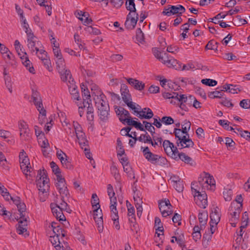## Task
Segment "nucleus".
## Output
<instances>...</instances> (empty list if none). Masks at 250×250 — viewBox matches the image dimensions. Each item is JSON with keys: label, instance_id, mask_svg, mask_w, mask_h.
Returning a JSON list of instances; mask_svg holds the SVG:
<instances>
[{"label": "nucleus", "instance_id": "obj_30", "mask_svg": "<svg viewBox=\"0 0 250 250\" xmlns=\"http://www.w3.org/2000/svg\"><path fill=\"white\" fill-rule=\"evenodd\" d=\"M51 228H52L54 235L59 236L62 235V237H64L65 233L64 231L60 226H57V223L53 222L51 224Z\"/></svg>", "mask_w": 250, "mask_h": 250}, {"label": "nucleus", "instance_id": "obj_57", "mask_svg": "<svg viewBox=\"0 0 250 250\" xmlns=\"http://www.w3.org/2000/svg\"><path fill=\"white\" fill-rule=\"evenodd\" d=\"M72 126L74 128L75 135L78 133L83 132L82 126L78 122H73Z\"/></svg>", "mask_w": 250, "mask_h": 250}, {"label": "nucleus", "instance_id": "obj_56", "mask_svg": "<svg viewBox=\"0 0 250 250\" xmlns=\"http://www.w3.org/2000/svg\"><path fill=\"white\" fill-rule=\"evenodd\" d=\"M161 121L163 124L166 125H170L174 123V120L171 117L164 116L163 117Z\"/></svg>", "mask_w": 250, "mask_h": 250}, {"label": "nucleus", "instance_id": "obj_22", "mask_svg": "<svg viewBox=\"0 0 250 250\" xmlns=\"http://www.w3.org/2000/svg\"><path fill=\"white\" fill-rule=\"evenodd\" d=\"M27 221L26 217H20L18 226L17 227V232L22 234L27 231Z\"/></svg>", "mask_w": 250, "mask_h": 250}, {"label": "nucleus", "instance_id": "obj_59", "mask_svg": "<svg viewBox=\"0 0 250 250\" xmlns=\"http://www.w3.org/2000/svg\"><path fill=\"white\" fill-rule=\"evenodd\" d=\"M64 130L66 134L70 137H74L75 136L74 128L72 127V125H70V126H66V127L64 128Z\"/></svg>", "mask_w": 250, "mask_h": 250}, {"label": "nucleus", "instance_id": "obj_24", "mask_svg": "<svg viewBox=\"0 0 250 250\" xmlns=\"http://www.w3.org/2000/svg\"><path fill=\"white\" fill-rule=\"evenodd\" d=\"M220 218L221 214L219 208L218 207L213 208V209L210 214V222L218 224L220 220Z\"/></svg>", "mask_w": 250, "mask_h": 250}, {"label": "nucleus", "instance_id": "obj_35", "mask_svg": "<svg viewBox=\"0 0 250 250\" xmlns=\"http://www.w3.org/2000/svg\"><path fill=\"white\" fill-rule=\"evenodd\" d=\"M56 63L59 72L64 70L65 62L62 57L56 58Z\"/></svg>", "mask_w": 250, "mask_h": 250}, {"label": "nucleus", "instance_id": "obj_3", "mask_svg": "<svg viewBox=\"0 0 250 250\" xmlns=\"http://www.w3.org/2000/svg\"><path fill=\"white\" fill-rule=\"evenodd\" d=\"M115 110L120 121L123 124L133 126L136 129L142 131H145V129L140 123L132 119L130 113L127 110L122 107L117 106L115 108Z\"/></svg>", "mask_w": 250, "mask_h": 250}, {"label": "nucleus", "instance_id": "obj_54", "mask_svg": "<svg viewBox=\"0 0 250 250\" xmlns=\"http://www.w3.org/2000/svg\"><path fill=\"white\" fill-rule=\"evenodd\" d=\"M249 220V214L245 211L243 213L242 217V227H246Z\"/></svg>", "mask_w": 250, "mask_h": 250}, {"label": "nucleus", "instance_id": "obj_33", "mask_svg": "<svg viewBox=\"0 0 250 250\" xmlns=\"http://www.w3.org/2000/svg\"><path fill=\"white\" fill-rule=\"evenodd\" d=\"M223 89L222 91H229V92L231 93H237L238 91H240L237 85H234L232 84H226L223 86Z\"/></svg>", "mask_w": 250, "mask_h": 250}, {"label": "nucleus", "instance_id": "obj_23", "mask_svg": "<svg viewBox=\"0 0 250 250\" xmlns=\"http://www.w3.org/2000/svg\"><path fill=\"white\" fill-rule=\"evenodd\" d=\"M59 72L60 74L61 80L63 82L66 83L67 85L68 84H70V82H71V80L74 81V79L72 78L71 73L69 70L64 69L62 71H59Z\"/></svg>", "mask_w": 250, "mask_h": 250}, {"label": "nucleus", "instance_id": "obj_34", "mask_svg": "<svg viewBox=\"0 0 250 250\" xmlns=\"http://www.w3.org/2000/svg\"><path fill=\"white\" fill-rule=\"evenodd\" d=\"M71 82H70V84H68V87L69 92L71 95L76 94L78 92L77 86L76 85V83L74 81L71 80Z\"/></svg>", "mask_w": 250, "mask_h": 250}, {"label": "nucleus", "instance_id": "obj_9", "mask_svg": "<svg viewBox=\"0 0 250 250\" xmlns=\"http://www.w3.org/2000/svg\"><path fill=\"white\" fill-rule=\"evenodd\" d=\"M15 48L19 56L22 60V63L23 64L31 73L35 74V69L33 67L32 63H31L30 61L28 59L26 53L22 51L21 46L15 47Z\"/></svg>", "mask_w": 250, "mask_h": 250}, {"label": "nucleus", "instance_id": "obj_6", "mask_svg": "<svg viewBox=\"0 0 250 250\" xmlns=\"http://www.w3.org/2000/svg\"><path fill=\"white\" fill-rule=\"evenodd\" d=\"M174 133L176 138H178L177 144L179 149L193 147L194 143L192 140L189 136L187 137V135L183 133L181 129L175 128Z\"/></svg>", "mask_w": 250, "mask_h": 250}, {"label": "nucleus", "instance_id": "obj_31", "mask_svg": "<svg viewBox=\"0 0 250 250\" xmlns=\"http://www.w3.org/2000/svg\"><path fill=\"white\" fill-rule=\"evenodd\" d=\"M172 158H173L177 162L181 160L190 166H195L196 165V162L191 157H172Z\"/></svg>", "mask_w": 250, "mask_h": 250}, {"label": "nucleus", "instance_id": "obj_63", "mask_svg": "<svg viewBox=\"0 0 250 250\" xmlns=\"http://www.w3.org/2000/svg\"><path fill=\"white\" fill-rule=\"evenodd\" d=\"M212 234L210 233L209 232H206V233L203 235V243L204 244L206 242V245L208 244V242H209L212 238Z\"/></svg>", "mask_w": 250, "mask_h": 250}, {"label": "nucleus", "instance_id": "obj_25", "mask_svg": "<svg viewBox=\"0 0 250 250\" xmlns=\"http://www.w3.org/2000/svg\"><path fill=\"white\" fill-rule=\"evenodd\" d=\"M127 80L129 84L137 90H142L145 87V83L137 80L133 78H128Z\"/></svg>", "mask_w": 250, "mask_h": 250}, {"label": "nucleus", "instance_id": "obj_64", "mask_svg": "<svg viewBox=\"0 0 250 250\" xmlns=\"http://www.w3.org/2000/svg\"><path fill=\"white\" fill-rule=\"evenodd\" d=\"M237 134L240 135L241 137L246 138L247 140H249V137H250V132L243 130H238Z\"/></svg>", "mask_w": 250, "mask_h": 250}, {"label": "nucleus", "instance_id": "obj_44", "mask_svg": "<svg viewBox=\"0 0 250 250\" xmlns=\"http://www.w3.org/2000/svg\"><path fill=\"white\" fill-rule=\"evenodd\" d=\"M155 227L157 228V229H156V230L163 232L164 229L163 224L161 221V219L158 217L155 218Z\"/></svg>", "mask_w": 250, "mask_h": 250}, {"label": "nucleus", "instance_id": "obj_7", "mask_svg": "<svg viewBox=\"0 0 250 250\" xmlns=\"http://www.w3.org/2000/svg\"><path fill=\"white\" fill-rule=\"evenodd\" d=\"M154 55L160 61L168 67H172L176 70L180 69L181 67L180 64L176 60L172 57L168 56L165 52H159L158 51L155 53Z\"/></svg>", "mask_w": 250, "mask_h": 250}, {"label": "nucleus", "instance_id": "obj_15", "mask_svg": "<svg viewBox=\"0 0 250 250\" xmlns=\"http://www.w3.org/2000/svg\"><path fill=\"white\" fill-rule=\"evenodd\" d=\"M21 168L27 179L30 176L31 166L29 157H20Z\"/></svg>", "mask_w": 250, "mask_h": 250}, {"label": "nucleus", "instance_id": "obj_39", "mask_svg": "<svg viewBox=\"0 0 250 250\" xmlns=\"http://www.w3.org/2000/svg\"><path fill=\"white\" fill-rule=\"evenodd\" d=\"M223 196L226 201H229L232 199V191L229 188H225L223 191Z\"/></svg>", "mask_w": 250, "mask_h": 250}, {"label": "nucleus", "instance_id": "obj_45", "mask_svg": "<svg viewBox=\"0 0 250 250\" xmlns=\"http://www.w3.org/2000/svg\"><path fill=\"white\" fill-rule=\"evenodd\" d=\"M111 219H119L118 212L116 206H110Z\"/></svg>", "mask_w": 250, "mask_h": 250}, {"label": "nucleus", "instance_id": "obj_10", "mask_svg": "<svg viewBox=\"0 0 250 250\" xmlns=\"http://www.w3.org/2000/svg\"><path fill=\"white\" fill-rule=\"evenodd\" d=\"M134 110V113H137L136 115L141 119H149L153 117L154 114L152 111L147 107L141 109V106L136 104L135 105V109Z\"/></svg>", "mask_w": 250, "mask_h": 250}, {"label": "nucleus", "instance_id": "obj_18", "mask_svg": "<svg viewBox=\"0 0 250 250\" xmlns=\"http://www.w3.org/2000/svg\"><path fill=\"white\" fill-rule=\"evenodd\" d=\"M194 201L197 206L203 208H205L208 206L207 194L206 192L196 194L193 195Z\"/></svg>", "mask_w": 250, "mask_h": 250}, {"label": "nucleus", "instance_id": "obj_17", "mask_svg": "<svg viewBox=\"0 0 250 250\" xmlns=\"http://www.w3.org/2000/svg\"><path fill=\"white\" fill-rule=\"evenodd\" d=\"M138 20V15L136 12H129L127 15L125 25L128 29H133Z\"/></svg>", "mask_w": 250, "mask_h": 250}, {"label": "nucleus", "instance_id": "obj_4", "mask_svg": "<svg viewBox=\"0 0 250 250\" xmlns=\"http://www.w3.org/2000/svg\"><path fill=\"white\" fill-rule=\"evenodd\" d=\"M163 97L165 99H170V103L173 104H179L182 110L188 111V108L184 103H186L188 97L185 94H179L177 92H165L163 93Z\"/></svg>", "mask_w": 250, "mask_h": 250}, {"label": "nucleus", "instance_id": "obj_13", "mask_svg": "<svg viewBox=\"0 0 250 250\" xmlns=\"http://www.w3.org/2000/svg\"><path fill=\"white\" fill-rule=\"evenodd\" d=\"M122 98L123 101L127 106L131 109H135L136 103L132 102V98L129 93V90L126 88L125 85L122 86L121 89Z\"/></svg>", "mask_w": 250, "mask_h": 250}, {"label": "nucleus", "instance_id": "obj_1", "mask_svg": "<svg viewBox=\"0 0 250 250\" xmlns=\"http://www.w3.org/2000/svg\"><path fill=\"white\" fill-rule=\"evenodd\" d=\"M95 105L98 111V115L101 120L106 121L108 120L109 106L106 97L100 90L94 91L92 94Z\"/></svg>", "mask_w": 250, "mask_h": 250}, {"label": "nucleus", "instance_id": "obj_43", "mask_svg": "<svg viewBox=\"0 0 250 250\" xmlns=\"http://www.w3.org/2000/svg\"><path fill=\"white\" fill-rule=\"evenodd\" d=\"M157 80L160 82V84L163 87H164L166 90H168L170 88L169 83H167L168 81L166 79H162V77L161 76H158L157 77Z\"/></svg>", "mask_w": 250, "mask_h": 250}, {"label": "nucleus", "instance_id": "obj_55", "mask_svg": "<svg viewBox=\"0 0 250 250\" xmlns=\"http://www.w3.org/2000/svg\"><path fill=\"white\" fill-rule=\"evenodd\" d=\"M50 166L52 169L53 172L57 176L58 175L61 174V172L60 171V169L58 166L54 162H52L50 163Z\"/></svg>", "mask_w": 250, "mask_h": 250}, {"label": "nucleus", "instance_id": "obj_14", "mask_svg": "<svg viewBox=\"0 0 250 250\" xmlns=\"http://www.w3.org/2000/svg\"><path fill=\"white\" fill-rule=\"evenodd\" d=\"M159 208L162 216L164 217L169 216L173 212L172 206L168 199H165L159 202Z\"/></svg>", "mask_w": 250, "mask_h": 250}, {"label": "nucleus", "instance_id": "obj_2", "mask_svg": "<svg viewBox=\"0 0 250 250\" xmlns=\"http://www.w3.org/2000/svg\"><path fill=\"white\" fill-rule=\"evenodd\" d=\"M49 179L47 177L46 171L39 170L37 175L36 183L39 190V198L41 201L44 202L47 198L49 189Z\"/></svg>", "mask_w": 250, "mask_h": 250}, {"label": "nucleus", "instance_id": "obj_51", "mask_svg": "<svg viewBox=\"0 0 250 250\" xmlns=\"http://www.w3.org/2000/svg\"><path fill=\"white\" fill-rule=\"evenodd\" d=\"M143 123L145 125V128L149 131L151 133L152 135H153V134L155 133V129L154 127L152 125L153 124L145 121L143 122Z\"/></svg>", "mask_w": 250, "mask_h": 250}, {"label": "nucleus", "instance_id": "obj_36", "mask_svg": "<svg viewBox=\"0 0 250 250\" xmlns=\"http://www.w3.org/2000/svg\"><path fill=\"white\" fill-rule=\"evenodd\" d=\"M191 126V123L189 121L185 120L184 122V124L182 125L181 131L183 132L185 134L189 136L188 131L189 130Z\"/></svg>", "mask_w": 250, "mask_h": 250}, {"label": "nucleus", "instance_id": "obj_37", "mask_svg": "<svg viewBox=\"0 0 250 250\" xmlns=\"http://www.w3.org/2000/svg\"><path fill=\"white\" fill-rule=\"evenodd\" d=\"M91 203L93 208H100L99 199L96 193L92 194Z\"/></svg>", "mask_w": 250, "mask_h": 250}, {"label": "nucleus", "instance_id": "obj_27", "mask_svg": "<svg viewBox=\"0 0 250 250\" xmlns=\"http://www.w3.org/2000/svg\"><path fill=\"white\" fill-rule=\"evenodd\" d=\"M56 187L58 189L62 198H64L65 197H67L69 195V191L66 185V182L56 185Z\"/></svg>", "mask_w": 250, "mask_h": 250}, {"label": "nucleus", "instance_id": "obj_60", "mask_svg": "<svg viewBox=\"0 0 250 250\" xmlns=\"http://www.w3.org/2000/svg\"><path fill=\"white\" fill-rule=\"evenodd\" d=\"M240 106L245 109L250 108V100L244 99L240 102Z\"/></svg>", "mask_w": 250, "mask_h": 250}, {"label": "nucleus", "instance_id": "obj_29", "mask_svg": "<svg viewBox=\"0 0 250 250\" xmlns=\"http://www.w3.org/2000/svg\"><path fill=\"white\" fill-rule=\"evenodd\" d=\"M79 145L81 146L82 148L83 149V146H87L88 141L86 138L85 133L83 132L78 133L76 134Z\"/></svg>", "mask_w": 250, "mask_h": 250}, {"label": "nucleus", "instance_id": "obj_26", "mask_svg": "<svg viewBox=\"0 0 250 250\" xmlns=\"http://www.w3.org/2000/svg\"><path fill=\"white\" fill-rule=\"evenodd\" d=\"M60 160L62 166L67 169H71L74 165L72 157H60Z\"/></svg>", "mask_w": 250, "mask_h": 250}, {"label": "nucleus", "instance_id": "obj_61", "mask_svg": "<svg viewBox=\"0 0 250 250\" xmlns=\"http://www.w3.org/2000/svg\"><path fill=\"white\" fill-rule=\"evenodd\" d=\"M208 96L212 99L221 98L222 96V94L221 92L218 91H214L208 92Z\"/></svg>", "mask_w": 250, "mask_h": 250}, {"label": "nucleus", "instance_id": "obj_58", "mask_svg": "<svg viewBox=\"0 0 250 250\" xmlns=\"http://www.w3.org/2000/svg\"><path fill=\"white\" fill-rule=\"evenodd\" d=\"M128 213L127 215L129 217V220H132L133 221L135 220V209L134 207H130L129 208H128Z\"/></svg>", "mask_w": 250, "mask_h": 250}, {"label": "nucleus", "instance_id": "obj_20", "mask_svg": "<svg viewBox=\"0 0 250 250\" xmlns=\"http://www.w3.org/2000/svg\"><path fill=\"white\" fill-rule=\"evenodd\" d=\"M93 213V218L98 225V230L99 232H101L103 229V215L102 213V210L100 208H95Z\"/></svg>", "mask_w": 250, "mask_h": 250}, {"label": "nucleus", "instance_id": "obj_53", "mask_svg": "<svg viewBox=\"0 0 250 250\" xmlns=\"http://www.w3.org/2000/svg\"><path fill=\"white\" fill-rule=\"evenodd\" d=\"M123 168L124 171L125 172L128 174V176L130 178H135L134 174L132 171V169L130 167V165L128 166H125V167H124Z\"/></svg>", "mask_w": 250, "mask_h": 250}, {"label": "nucleus", "instance_id": "obj_38", "mask_svg": "<svg viewBox=\"0 0 250 250\" xmlns=\"http://www.w3.org/2000/svg\"><path fill=\"white\" fill-rule=\"evenodd\" d=\"M17 208L18 209V211L20 212V217H26V206L25 204L23 202H21V204H20L17 206Z\"/></svg>", "mask_w": 250, "mask_h": 250}, {"label": "nucleus", "instance_id": "obj_50", "mask_svg": "<svg viewBox=\"0 0 250 250\" xmlns=\"http://www.w3.org/2000/svg\"><path fill=\"white\" fill-rule=\"evenodd\" d=\"M172 220L175 226H180L181 225V216L179 214L175 213Z\"/></svg>", "mask_w": 250, "mask_h": 250}, {"label": "nucleus", "instance_id": "obj_12", "mask_svg": "<svg viewBox=\"0 0 250 250\" xmlns=\"http://www.w3.org/2000/svg\"><path fill=\"white\" fill-rule=\"evenodd\" d=\"M27 42V46L30 51L34 52L36 51V54L38 53L39 51V46L41 45V42L37 41V38L34 36L33 33H29L28 34Z\"/></svg>", "mask_w": 250, "mask_h": 250}, {"label": "nucleus", "instance_id": "obj_32", "mask_svg": "<svg viewBox=\"0 0 250 250\" xmlns=\"http://www.w3.org/2000/svg\"><path fill=\"white\" fill-rule=\"evenodd\" d=\"M208 218V212L206 211H203L200 212L198 214V219L200 224L201 225L202 228H205V225L207 224Z\"/></svg>", "mask_w": 250, "mask_h": 250}, {"label": "nucleus", "instance_id": "obj_11", "mask_svg": "<svg viewBox=\"0 0 250 250\" xmlns=\"http://www.w3.org/2000/svg\"><path fill=\"white\" fill-rule=\"evenodd\" d=\"M168 7L167 8L164 9L162 13L163 15L168 17L174 14H178L179 16H181L186 11L185 7L182 5H169Z\"/></svg>", "mask_w": 250, "mask_h": 250}, {"label": "nucleus", "instance_id": "obj_28", "mask_svg": "<svg viewBox=\"0 0 250 250\" xmlns=\"http://www.w3.org/2000/svg\"><path fill=\"white\" fill-rule=\"evenodd\" d=\"M199 184L200 183H197L196 181L191 183V189L193 195H196V194L205 192V190L206 189H202V186L200 185Z\"/></svg>", "mask_w": 250, "mask_h": 250}, {"label": "nucleus", "instance_id": "obj_62", "mask_svg": "<svg viewBox=\"0 0 250 250\" xmlns=\"http://www.w3.org/2000/svg\"><path fill=\"white\" fill-rule=\"evenodd\" d=\"M64 198L62 197V202L58 205L59 208L62 210H66L67 212H69L70 210L69 208H68L67 204L64 201Z\"/></svg>", "mask_w": 250, "mask_h": 250}, {"label": "nucleus", "instance_id": "obj_41", "mask_svg": "<svg viewBox=\"0 0 250 250\" xmlns=\"http://www.w3.org/2000/svg\"><path fill=\"white\" fill-rule=\"evenodd\" d=\"M128 1L126 2L125 5L126 9L130 11V12H136L135 8V4L134 0H127Z\"/></svg>", "mask_w": 250, "mask_h": 250}, {"label": "nucleus", "instance_id": "obj_16", "mask_svg": "<svg viewBox=\"0 0 250 250\" xmlns=\"http://www.w3.org/2000/svg\"><path fill=\"white\" fill-rule=\"evenodd\" d=\"M242 206V204H231L229 209L231 217L229 218V221H238Z\"/></svg>", "mask_w": 250, "mask_h": 250}, {"label": "nucleus", "instance_id": "obj_48", "mask_svg": "<svg viewBox=\"0 0 250 250\" xmlns=\"http://www.w3.org/2000/svg\"><path fill=\"white\" fill-rule=\"evenodd\" d=\"M172 238H175V241L177 242L179 246L182 248H184V247L185 246L184 236L183 234L180 235L178 237L173 236Z\"/></svg>", "mask_w": 250, "mask_h": 250}, {"label": "nucleus", "instance_id": "obj_40", "mask_svg": "<svg viewBox=\"0 0 250 250\" xmlns=\"http://www.w3.org/2000/svg\"><path fill=\"white\" fill-rule=\"evenodd\" d=\"M88 14L87 13H83L82 17H79L78 19L81 20L84 24H89L91 23L92 21L88 17Z\"/></svg>", "mask_w": 250, "mask_h": 250}, {"label": "nucleus", "instance_id": "obj_21", "mask_svg": "<svg viewBox=\"0 0 250 250\" xmlns=\"http://www.w3.org/2000/svg\"><path fill=\"white\" fill-rule=\"evenodd\" d=\"M50 208L53 215L59 220L63 221L65 220V217L62 210L59 207L58 204L56 203H51Z\"/></svg>", "mask_w": 250, "mask_h": 250}, {"label": "nucleus", "instance_id": "obj_49", "mask_svg": "<svg viewBox=\"0 0 250 250\" xmlns=\"http://www.w3.org/2000/svg\"><path fill=\"white\" fill-rule=\"evenodd\" d=\"M201 82L203 84H204L205 85L210 86H213L217 84V82L216 81L210 79H202L201 80Z\"/></svg>", "mask_w": 250, "mask_h": 250}, {"label": "nucleus", "instance_id": "obj_46", "mask_svg": "<svg viewBox=\"0 0 250 250\" xmlns=\"http://www.w3.org/2000/svg\"><path fill=\"white\" fill-rule=\"evenodd\" d=\"M172 186L179 192L183 191L184 189V184L182 180L178 181L177 182L172 184Z\"/></svg>", "mask_w": 250, "mask_h": 250}, {"label": "nucleus", "instance_id": "obj_5", "mask_svg": "<svg viewBox=\"0 0 250 250\" xmlns=\"http://www.w3.org/2000/svg\"><path fill=\"white\" fill-rule=\"evenodd\" d=\"M197 183L202 186V189L213 191L215 189V181L212 176L208 173L203 172L198 177Z\"/></svg>", "mask_w": 250, "mask_h": 250}, {"label": "nucleus", "instance_id": "obj_8", "mask_svg": "<svg viewBox=\"0 0 250 250\" xmlns=\"http://www.w3.org/2000/svg\"><path fill=\"white\" fill-rule=\"evenodd\" d=\"M18 128L20 131L21 139L24 141H29L32 138V133L29 128L28 124L23 120L18 122Z\"/></svg>", "mask_w": 250, "mask_h": 250}, {"label": "nucleus", "instance_id": "obj_19", "mask_svg": "<svg viewBox=\"0 0 250 250\" xmlns=\"http://www.w3.org/2000/svg\"><path fill=\"white\" fill-rule=\"evenodd\" d=\"M164 150L167 156L175 155L178 152V149L168 140H165L163 143Z\"/></svg>", "mask_w": 250, "mask_h": 250}, {"label": "nucleus", "instance_id": "obj_42", "mask_svg": "<svg viewBox=\"0 0 250 250\" xmlns=\"http://www.w3.org/2000/svg\"><path fill=\"white\" fill-rule=\"evenodd\" d=\"M0 167L5 170L9 169V163L5 157H0Z\"/></svg>", "mask_w": 250, "mask_h": 250}, {"label": "nucleus", "instance_id": "obj_52", "mask_svg": "<svg viewBox=\"0 0 250 250\" xmlns=\"http://www.w3.org/2000/svg\"><path fill=\"white\" fill-rule=\"evenodd\" d=\"M59 237L55 235L50 236L49 241L55 248L56 247V246L59 245L61 244Z\"/></svg>", "mask_w": 250, "mask_h": 250}, {"label": "nucleus", "instance_id": "obj_47", "mask_svg": "<svg viewBox=\"0 0 250 250\" xmlns=\"http://www.w3.org/2000/svg\"><path fill=\"white\" fill-rule=\"evenodd\" d=\"M112 174L114 177L117 182H119L120 176L118 170L115 166H112L110 168Z\"/></svg>", "mask_w": 250, "mask_h": 250}]
</instances>
